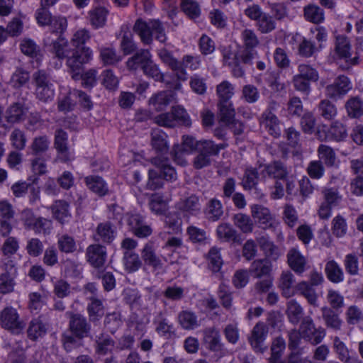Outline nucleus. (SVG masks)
Wrapping results in <instances>:
<instances>
[{
  "label": "nucleus",
  "instance_id": "nucleus-1",
  "mask_svg": "<svg viewBox=\"0 0 363 363\" xmlns=\"http://www.w3.org/2000/svg\"><path fill=\"white\" fill-rule=\"evenodd\" d=\"M43 42L55 57L60 60H66L67 71L72 79H78L83 65L93 58V52L90 48L82 47L81 50L72 48L69 41L62 35L56 38L50 35L45 36Z\"/></svg>",
  "mask_w": 363,
  "mask_h": 363
},
{
  "label": "nucleus",
  "instance_id": "nucleus-2",
  "mask_svg": "<svg viewBox=\"0 0 363 363\" xmlns=\"http://www.w3.org/2000/svg\"><path fill=\"white\" fill-rule=\"evenodd\" d=\"M133 32L139 37L141 43L150 45L153 42V36L160 43H165L167 38L162 23L157 19H150L147 21L142 18L135 21Z\"/></svg>",
  "mask_w": 363,
  "mask_h": 363
},
{
  "label": "nucleus",
  "instance_id": "nucleus-3",
  "mask_svg": "<svg viewBox=\"0 0 363 363\" xmlns=\"http://www.w3.org/2000/svg\"><path fill=\"white\" fill-rule=\"evenodd\" d=\"M154 122L162 127L173 128L177 125L190 126L191 121L186 111L180 106H173L169 112L160 113L154 118Z\"/></svg>",
  "mask_w": 363,
  "mask_h": 363
},
{
  "label": "nucleus",
  "instance_id": "nucleus-4",
  "mask_svg": "<svg viewBox=\"0 0 363 363\" xmlns=\"http://www.w3.org/2000/svg\"><path fill=\"white\" fill-rule=\"evenodd\" d=\"M0 325L2 328L16 335L20 334L25 327L17 310L12 306H6L0 312Z\"/></svg>",
  "mask_w": 363,
  "mask_h": 363
},
{
  "label": "nucleus",
  "instance_id": "nucleus-5",
  "mask_svg": "<svg viewBox=\"0 0 363 363\" xmlns=\"http://www.w3.org/2000/svg\"><path fill=\"white\" fill-rule=\"evenodd\" d=\"M37 99L44 103L51 101L55 96V89L48 74L40 70L33 74Z\"/></svg>",
  "mask_w": 363,
  "mask_h": 363
},
{
  "label": "nucleus",
  "instance_id": "nucleus-6",
  "mask_svg": "<svg viewBox=\"0 0 363 363\" xmlns=\"http://www.w3.org/2000/svg\"><path fill=\"white\" fill-rule=\"evenodd\" d=\"M17 267L13 260L6 259L1 267L0 273V294H7L14 291Z\"/></svg>",
  "mask_w": 363,
  "mask_h": 363
},
{
  "label": "nucleus",
  "instance_id": "nucleus-7",
  "mask_svg": "<svg viewBox=\"0 0 363 363\" xmlns=\"http://www.w3.org/2000/svg\"><path fill=\"white\" fill-rule=\"evenodd\" d=\"M334 52L335 58L344 60L347 64V68L355 65L358 62L357 57H352V45L349 38L345 35H338L335 37Z\"/></svg>",
  "mask_w": 363,
  "mask_h": 363
},
{
  "label": "nucleus",
  "instance_id": "nucleus-8",
  "mask_svg": "<svg viewBox=\"0 0 363 363\" xmlns=\"http://www.w3.org/2000/svg\"><path fill=\"white\" fill-rule=\"evenodd\" d=\"M316 136L321 141H342L347 136L345 126L336 121L328 128L326 125L319 126L316 131Z\"/></svg>",
  "mask_w": 363,
  "mask_h": 363
},
{
  "label": "nucleus",
  "instance_id": "nucleus-9",
  "mask_svg": "<svg viewBox=\"0 0 363 363\" xmlns=\"http://www.w3.org/2000/svg\"><path fill=\"white\" fill-rule=\"evenodd\" d=\"M241 39L244 45V49L240 51L242 62L250 64L257 53L254 51V49L258 46L259 40L255 32L249 28H245L242 30Z\"/></svg>",
  "mask_w": 363,
  "mask_h": 363
},
{
  "label": "nucleus",
  "instance_id": "nucleus-10",
  "mask_svg": "<svg viewBox=\"0 0 363 363\" xmlns=\"http://www.w3.org/2000/svg\"><path fill=\"white\" fill-rule=\"evenodd\" d=\"M152 163L155 166V169L148 171L149 179H163L166 182L177 179V173L175 169L167 164V161L155 157L152 159Z\"/></svg>",
  "mask_w": 363,
  "mask_h": 363
},
{
  "label": "nucleus",
  "instance_id": "nucleus-11",
  "mask_svg": "<svg viewBox=\"0 0 363 363\" xmlns=\"http://www.w3.org/2000/svg\"><path fill=\"white\" fill-rule=\"evenodd\" d=\"M160 59L167 65L174 73L175 77L179 82L187 79V72L181 61L176 59L172 53L166 49H161L158 52Z\"/></svg>",
  "mask_w": 363,
  "mask_h": 363
},
{
  "label": "nucleus",
  "instance_id": "nucleus-12",
  "mask_svg": "<svg viewBox=\"0 0 363 363\" xmlns=\"http://www.w3.org/2000/svg\"><path fill=\"white\" fill-rule=\"evenodd\" d=\"M251 215L263 229H270L275 226V218L271 211L260 204H253L250 206Z\"/></svg>",
  "mask_w": 363,
  "mask_h": 363
},
{
  "label": "nucleus",
  "instance_id": "nucleus-13",
  "mask_svg": "<svg viewBox=\"0 0 363 363\" xmlns=\"http://www.w3.org/2000/svg\"><path fill=\"white\" fill-rule=\"evenodd\" d=\"M67 315L69 318V328L75 337L82 339L89 335L91 325L84 316L72 312H67Z\"/></svg>",
  "mask_w": 363,
  "mask_h": 363
},
{
  "label": "nucleus",
  "instance_id": "nucleus-14",
  "mask_svg": "<svg viewBox=\"0 0 363 363\" xmlns=\"http://www.w3.org/2000/svg\"><path fill=\"white\" fill-rule=\"evenodd\" d=\"M351 89L352 84L349 78L340 75L325 87V95L328 98L336 99L345 95Z\"/></svg>",
  "mask_w": 363,
  "mask_h": 363
},
{
  "label": "nucleus",
  "instance_id": "nucleus-15",
  "mask_svg": "<svg viewBox=\"0 0 363 363\" xmlns=\"http://www.w3.org/2000/svg\"><path fill=\"white\" fill-rule=\"evenodd\" d=\"M268 334V328L264 323H257L253 328L249 337V342L257 352H264L267 347L264 346V340Z\"/></svg>",
  "mask_w": 363,
  "mask_h": 363
},
{
  "label": "nucleus",
  "instance_id": "nucleus-16",
  "mask_svg": "<svg viewBox=\"0 0 363 363\" xmlns=\"http://www.w3.org/2000/svg\"><path fill=\"white\" fill-rule=\"evenodd\" d=\"M67 133L61 128L57 129L55 134L54 145L59 160L65 162L74 159V155L67 146Z\"/></svg>",
  "mask_w": 363,
  "mask_h": 363
},
{
  "label": "nucleus",
  "instance_id": "nucleus-17",
  "mask_svg": "<svg viewBox=\"0 0 363 363\" xmlns=\"http://www.w3.org/2000/svg\"><path fill=\"white\" fill-rule=\"evenodd\" d=\"M259 248L263 252L265 257L271 262H276L282 255L280 248L268 236H261L257 239Z\"/></svg>",
  "mask_w": 363,
  "mask_h": 363
},
{
  "label": "nucleus",
  "instance_id": "nucleus-18",
  "mask_svg": "<svg viewBox=\"0 0 363 363\" xmlns=\"http://www.w3.org/2000/svg\"><path fill=\"white\" fill-rule=\"evenodd\" d=\"M86 256L89 263L95 268L102 267L106 259V247L98 245H91L86 250Z\"/></svg>",
  "mask_w": 363,
  "mask_h": 363
},
{
  "label": "nucleus",
  "instance_id": "nucleus-19",
  "mask_svg": "<svg viewBox=\"0 0 363 363\" xmlns=\"http://www.w3.org/2000/svg\"><path fill=\"white\" fill-rule=\"evenodd\" d=\"M333 348L340 362L343 363H362L357 356L351 355L346 344L338 336L333 337Z\"/></svg>",
  "mask_w": 363,
  "mask_h": 363
},
{
  "label": "nucleus",
  "instance_id": "nucleus-20",
  "mask_svg": "<svg viewBox=\"0 0 363 363\" xmlns=\"http://www.w3.org/2000/svg\"><path fill=\"white\" fill-rule=\"evenodd\" d=\"M203 343L207 349L213 352L221 351L223 344L220 331L216 327H208L203 330Z\"/></svg>",
  "mask_w": 363,
  "mask_h": 363
},
{
  "label": "nucleus",
  "instance_id": "nucleus-21",
  "mask_svg": "<svg viewBox=\"0 0 363 363\" xmlns=\"http://www.w3.org/2000/svg\"><path fill=\"white\" fill-rule=\"evenodd\" d=\"M287 263L289 267L298 274H303L307 265V258L296 248L289 250L287 255Z\"/></svg>",
  "mask_w": 363,
  "mask_h": 363
},
{
  "label": "nucleus",
  "instance_id": "nucleus-22",
  "mask_svg": "<svg viewBox=\"0 0 363 363\" xmlns=\"http://www.w3.org/2000/svg\"><path fill=\"white\" fill-rule=\"evenodd\" d=\"M259 171L269 179L284 180L286 179L289 174L286 167L278 161L264 167H259Z\"/></svg>",
  "mask_w": 363,
  "mask_h": 363
},
{
  "label": "nucleus",
  "instance_id": "nucleus-23",
  "mask_svg": "<svg viewBox=\"0 0 363 363\" xmlns=\"http://www.w3.org/2000/svg\"><path fill=\"white\" fill-rule=\"evenodd\" d=\"M141 257L146 265L155 269L162 267V259L156 254V247L153 242H147L141 251Z\"/></svg>",
  "mask_w": 363,
  "mask_h": 363
},
{
  "label": "nucleus",
  "instance_id": "nucleus-24",
  "mask_svg": "<svg viewBox=\"0 0 363 363\" xmlns=\"http://www.w3.org/2000/svg\"><path fill=\"white\" fill-rule=\"evenodd\" d=\"M178 325L185 330H193L200 326V321L195 312L189 309L182 310L177 314Z\"/></svg>",
  "mask_w": 363,
  "mask_h": 363
},
{
  "label": "nucleus",
  "instance_id": "nucleus-25",
  "mask_svg": "<svg viewBox=\"0 0 363 363\" xmlns=\"http://www.w3.org/2000/svg\"><path fill=\"white\" fill-rule=\"evenodd\" d=\"M150 58L152 55L148 50L140 49L128 59L126 67L130 71H137L139 68L143 70Z\"/></svg>",
  "mask_w": 363,
  "mask_h": 363
},
{
  "label": "nucleus",
  "instance_id": "nucleus-26",
  "mask_svg": "<svg viewBox=\"0 0 363 363\" xmlns=\"http://www.w3.org/2000/svg\"><path fill=\"white\" fill-rule=\"evenodd\" d=\"M128 225L130 227L132 233L140 238H147L152 233V229L150 225L145 223L142 217L138 214L130 216Z\"/></svg>",
  "mask_w": 363,
  "mask_h": 363
},
{
  "label": "nucleus",
  "instance_id": "nucleus-27",
  "mask_svg": "<svg viewBox=\"0 0 363 363\" xmlns=\"http://www.w3.org/2000/svg\"><path fill=\"white\" fill-rule=\"evenodd\" d=\"M177 208L184 214L196 216L201 212V205L198 196L191 195L180 200L177 203Z\"/></svg>",
  "mask_w": 363,
  "mask_h": 363
},
{
  "label": "nucleus",
  "instance_id": "nucleus-28",
  "mask_svg": "<svg viewBox=\"0 0 363 363\" xmlns=\"http://www.w3.org/2000/svg\"><path fill=\"white\" fill-rule=\"evenodd\" d=\"M28 112L27 108L21 102L12 104L5 112V118L9 123H17L25 120Z\"/></svg>",
  "mask_w": 363,
  "mask_h": 363
},
{
  "label": "nucleus",
  "instance_id": "nucleus-29",
  "mask_svg": "<svg viewBox=\"0 0 363 363\" xmlns=\"http://www.w3.org/2000/svg\"><path fill=\"white\" fill-rule=\"evenodd\" d=\"M272 271V264L267 259H257L254 260L249 269L250 274L257 279L262 277H269Z\"/></svg>",
  "mask_w": 363,
  "mask_h": 363
},
{
  "label": "nucleus",
  "instance_id": "nucleus-30",
  "mask_svg": "<svg viewBox=\"0 0 363 363\" xmlns=\"http://www.w3.org/2000/svg\"><path fill=\"white\" fill-rule=\"evenodd\" d=\"M121 40L120 48L125 55H130L137 49V45L133 40V35L128 25L123 24L120 29Z\"/></svg>",
  "mask_w": 363,
  "mask_h": 363
},
{
  "label": "nucleus",
  "instance_id": "nucleus-31",
  "mask_svg": "<svg viewBox=\"0 0 363 363\" xmlns=\"http://www.w3.org/2000/svg\"><path fill=\"white\" fill-rule=\"evenodd\" d=\"M274 106L271 104L262 114L260 123L268 129L271 135H277L279 132V121L272 112Z\"/></svg>",
  "mask_w": 363,
  "mask_h": 363
},
{
  "label": "nucleus",
  "instance_id": "nucleus-32",
  "mask_svg": "<svg viewBox=\"0 0 363 363\" xmlns=\"http://www.w3.org/2000/svg\"><path fill=\"white\" fill-rule=\"evenodd\" d=\"M52 216L61 224L67 223L71 218L69 204L62 200H57L50 206Z\"/></svg>",
  "mask_w": 363,
  "mask_h": 363
},
{
  "label": "nucleus",
  "instance_id": "nucleus-33",
  "mask_svg": "<svg viewBox=\"0 0 363 363\" xmlns=\"http://www.w3.org/2000/svg\"><path fill=\"white\" fill-rule=\"evenodd\" d=\"M321 312L325 325L328 328L334 331H339L342 329L343 323L342 320L331 308L326 306L323 307Z\"/></svg>",
  "mask_w": 363,
  "mask_h": 363
},
{
  "label": "nucleus",
  "instance_id": "nucleus-34",
  "mask_svg": "<svg viewBox=\"0 0 363 363\" xmlns=\"http://www.w3.org/2000/svg\"><path fill=\"white\" fill-rule=\"evenodd\" d=\"M96 352L101 355L111 353L115 348L116 342L113 339L106 333H101L96 336Z\"/></svg>",
  "mask_w": 363,
  "mask_h": 363
},
{
  "label": "nucleus",
  "instance_id": "nucleus-35",
  "mask_svg": "<svg viewBox=\"0 0 363 363\" xmlns=\"http://www.w3.org/2000/svg\"><path fill=\"white\" fill-rule=\"evenodd\" d=\"M116 235L115 228L109 222L101 223L98 225L94 235L95 240L106 243H111Z\"/></svg>",
  "mask_w": 363,
  "mask_h": 363
},
{
  "label": "nucleus",
  "instance_id": "nucleus-36",
  "mask_svg": "<svg viewBox=\"0 0 363 363\" xmlns=\"http://www.w3.org/2000/svg\"><path fill=\"white\" fill-rule=\"evenodd\" d=\"M174 94L169 91H162L152 95L149 99V104L156 111L164 110L174 99Z\"/></svg>",
  "mask_w": 363,
  "mask_h": 363
},
{
  "label": "nucleus",
  "instance_id": "nucleus-37",
  "mask_svg": "<svg viewBox=\"0 0 363 363\" xmlns=\"http://www.w3.org/2000/svg\"><path fill=\"white\" fill-rule=\"evenodd\" d=\"M294 283L295 278L291 272H282L279 279V287L283 296L290 298L295 294L293 289Z\"/></svg>",
  "mask_w": 363,
  "mask_h": 363
},
{
  "label": "nucleus",
  "instance_id": "nucleus-38",
  "mask_svg": "<svg viewBox=\"0 0 363 363\" xmlns=\"http://www.w3.org/2000/svg\"><path fill=\"white\" fill-rule=\"evenodd\" d=\"M108 11L102 6L95 7L91 9L89 13L90 24L95 29L102 28L105 26Z\"/></svg>",
  "mask_w": 363,
  "mask_h": 363
},
{
  "label": "nucleus",
  "instance_id": "nucleus-39",
  "mask_svg": "<svg viewBox=\"0 0 363 363\" xmlns=\"http://www.w3.org/2000/svg\"><path fill=\"white\" fill-rule=\"evenodd\" d=\"M167 135L160 129H155L151 133V143L152 147L162 154L169 150Z\"/></svg>",
  "mask_w": 363,
  "mask_h": 363
},
{
  "label": "nucleus",
  "instance_id": "nucleus-40",
  "mask_svg": "<svg viewBox=\"0 0 363 363\" xmlns=\"http://www.w3.org/2000/svg\"><path fill=\"white\" fill-rule=\"evenodd\" d=\"M204 214L207 220L215 222L221 218L223 215V208L221 202L216 199H211L204 209Z\"/></svg>",
  "mask_w": 363,
  "mask_h": 363
},
{
  "label": "nucleus",
  "instance_id": "nucleus-41",
  "mask_svg": "<svg viewBox=\"0 0 363 363\" xmlns=\"http://www.w3.org/2000/svg\"><path fill=\"white\" fill-rule=\"evenodd\" d=\"M305 19L315 24H320L325 20V13L323 9L315 4H308L303 9Z\"/></svg>",
  "mask_w": 363,
  "mask_h": 363
},
{
  "label": "nucleus",
  "instance_id": "nucleus-42",
  "mask_svg": "<svg viewBox=\"0 0 363 363\" xmlns=\"http://www.w3.org/2000/svg\"><path fill=\"white\" fill-rule=\"evenodd\" d=\"M169 199L162 195L155 193L151 195L149 206L151 211L157 215H164L168 211Z\"/></svg>",
  "mask_w": 363,
  "mask_h": 363
},
{
  "label": "nucleus",
  "instance_id": "nucleus-43",
  "mask_svg": "<svg viewBox=\"0 0 363 363\" xmlns=\"http://www.w3.org/2000/svg\"><path fill=\"white\" fill-rule=\"evenodd\" d=\"M48 328L40 318L33 319L28 325V337L32 340L44 336L47 333Z\"/></svg>",
  "mask_w": 363,
  "mask_h": 363
},
{
  "label": "nucleus",
  "instance_id": "nucleus-44",
  "mask_svg": "<svg viewBox=\"0 0 363 363\" xmlns=\"http://www.w3.org/2000/svg\"><path fill=\"white\" fill-rule=\"evenodd\" d=\"M67 26L68 23L65 17L61 16H53L49 24V31L45 33V36L50 35L52 38L53 34H55L57 37L60 35H63V33L67 30Z\"/></svg>",
  "mask_w": 363,
  "mask_h": 363
},
{
  "label": "nucleus",
  "instance_id": "nucleus-45",
  "mask_svg": "<svg viewBox=\"0 0 363 363\" xmlns=\"http://www.w3.org/2000/svg\"><path fill=\"white\" fill-rule=\"evenodd\" d=\"M220 121L224 124L229 123L235 118V109L232 101L218 102Z\"/></svg>",
  "mask_w": 363,
  "mask_h": 363
},
{
  "label": "nucleus",
  "instance_id": "nucleus-46",
  "mask_svg": "<svg viewBox=\"0 0 363 363\" xmlns=\"http://www.w3.org/2000/svg\"><path fill=\"white\" fill-rule=\"evenodd\" d=\"M218 102L231 101V98L235 94V86L227 80H224L216 86Z\"/></svg>",
  "mask_w": 363,
  "mask_h": 363
},
{
  "label": "nucleus",
  "instance_id": "nucleus-47",
  "mask_svg": "<svg viewBox=\"0 0 363 363\" xmlns=\"http://www.w3.org/2000/svg\"><path fill=\"white\" fill-rule=\"evenodd\" d=\"M296 290L305 298L309 304L317 306L318 296L313 286L307 281H303L296 286Z\"/></svg>",
  "mask_w": 363,
  "mask_h": 363
},
{
  "label": "nucleus",
  "instance_id": "nucleus-48",
  "mask_svg": "<svg viewBox=\"0 0 363 363\" xmlns=\"http://www.w3.org/2000/svg\"><path fill=\"white\" fill-rule=\"evenodd\" d=\"M50 145V141L47 135H39L33 139L30 149L33 155H40L49 150Z\"/></svg>",
  "mask_w": 363,
  "mask_h": 363
},
{
  "label": "nucleus",
  "instance_id": "nucleus-49",
  "mask_svg": "<svg viewBox=\"0 0 363 363\" xmlns=\"http://www.w3.org/2000/svg\"><path fill=\"white\" fill-rule=\"evenodd\" d=\"M286 306V315L289 320L292 324L297 325L303 315V308L295 299L288 301Z\"/></svg>",
  "mask_w": 363,
  "mask_h": 363
},
{
  "label": "nucleus",
  "instance_id": "nucleus-50",
  "mask_svg": "<svg viewBox=\"0 0 363 363\" xmlns=\"http://www.w3.org/2000/svg\"><path fill=\"white\" fill-rule=\"evenodd\" d=\"M319 161L323 162L328 167H333L336 162V154L334 150L326 145H320L317 150Z\"/></svg>",
  "mask_w": 363,
  "mask_h": 363
},
{
  "label": "nucleus",
  "instance_id": "nucleus-51",
  "mask_svg": "<svg viewBox=\"0 0 363 363\" xmlns=\"http://www.w3.org/2000/svg\"><path fill=\"white\" fill-rule=\"evenodd\" d=\"M32 174L29 176L30 182H38L40 176L44 175L48 172V168L45 161L41 157H35L30 162Z\"/></svg>",
  "mask_w": 363,
  "mask_h": 363
},
{
  "label": "nucleus",
  "instance_id": "nucleus-52",
  "mask_svg": "<svg viewBox=\"0 0 363 363\" xmlns=\"http://www.w3.org/2000/svg\"><path fill=\"white\" fill-rule=\"evenodd\" d=\"M234 225L243 233H250L254 228V223L248 215L239 213L233 218Z\"/></svg>",
  "mask_w": 363,
  "mask_h": 363
},
{
  "label": "nucleus",
  "instance_id": "nucleus-53",
  "mask_svg": "<svg viewBox=\"0 0 363 363\" xmlns=\"http://www.w3.org/2000/svg\"><path fill=\"white\" fill-rule=\"evenodd\" d=\"M91 303L88 304L87 312L91 322L99 320L104 314V309L101 301L91 298Z\"/></svg>",
  "mask_w": 363,
  "mask_h": 363
},
{
  "label": "nucleus",
  "instance_id": "nucleus-54",
  "mask_svg": "<svg viewBox=\"0 0 363 363\" xmlns=\"http://www.w3.org/2000/svg\"><path fill=\"white\" fill-rule=\"evenodd\" d=\"M319 114L328 121L333 120L337 114L336 106L328 99H323L320 101L318 106Z\"/></svg>",
  "mask_w": 363,
  "mask_h": 363
},
{
  "label": "nucleus",
  "instance_id": "nucleus-55",
  "mask_svg": "<svg viewBox=\"0 0 363 363\" xmlns=\"http://www.w3.org/2000/svg\"><path fill=\"white\" fill-rule=\"evenodd\" d=\"M218 238L224 242L236 241L237 231L229 223H221L216 228Z\"/></svg>",
  "mask_w": 363,
  "mask_h": 363
},
{
  "label": "nucleus",
  "instance_id": "nucleus-56",
  "mask_svg": "<svg viewBox=\"0 0 363 363\" xmlns=\"http://www.w3.org/2000/svg\"><path fill=\"white\" fill-rule=\"evenodd\" d=\"M325 273L330 281L339 283L343 281L344 274L342 268L334 260L329 261L325 265Z\"/></svg>",
  "mask_w": 363,
  "mask_h": 363
},
{
  "label": "nucleus",
  "instance_id": "nucleus-57",
  "mask_svg": "<svg viewBox=\"0 0 363 363\" xmlns=\"http://www.w3.org/2000/svg\"><path fill=\"white\" fill-rule=\"evenodd\" d=\"M123 262L125 269L129 272H136L142 265L139 255L133 251H124Z\"/></svg>",
  "mask_w": 363,
  "mask_h": 363
},
{
  "label": "nucleus",
  "instance_id": "nucleus-58",
  "mask_svg": "<svg viewBox=\"0 0 363 363\" xmlns=\"http://www.w3.org/2000/svg\"><path fill=\"white\" fill-rule=\"evenodd\" d=\"M153 323L155 325V331L162 336L170 334L173 328V325L169 323L162 311L154 318Z\"/></svg>",
  "mask_w": 363,
  "mask_h": 363
},
{
  "label": "nucleus",
  "instance_id": "nucleus-59",
  "mask_svg": "<svg viewBox=\"0 0 363 363\" xmlns=\"http://www.w3.org/2000/svg\"><path fill=\"white\" fill-rule=\"evenodd\" d=\"M256 26L261 33L266 34L273 31L276 28L277 23L272 16L264 13L256 22Z\"/></svg>",
  "mask_w": 363,
  "mask_h": 363
},
{
  "label": "nucleus",
  "instance_id": "nucleus-60",
  "mask_svg": "<svg viewBox=\"0 0 363 363\" xmlns=\"http://www.w3.org/2000/svg\"><path fill=\"white\" fill-rule=\"evenodd\" d=\"M100 58L105 65H114L122 60V57L113 48H101Z\"/></svg>",
  "mask_w": 363,
  "mask_h": 363
},
{
  "label": "nucleus",
  "instance_id": "nucleus-61",
  "mask_svg": "<svg viewBox=\"0 0 363 363\" xmlns=\"http://www.w3.org/2000/svg\"><path fill=\"white\" fill-rule=\"evenodd\" d=\"M226 147L227 144L225 143L217 145L213 140H203L199 142V150L211 157V156L218 155L220 150Z\"/></svg>",
  "mask_w": 363,
  "mask_h": 363
},
{
  "label": "nucleus",
  "instance_id": "nucleus-62",
  "mask_svg": "<svg viewBox=\"0 0 363 363\" xmlns=\"http://www.w3.org/2000/svg\"><path fill=\"white\" fill-rule=\"evenodd\" d=\"M345 108L348 115L352 118H358L363 115V101L359 97L350 99Z\"/></svg>",
  "mask_w": 363,
  "mask_h": 363
},
{
  "label": "nucleus",
  "instance_id": "nucleus-63",
  "mask_svg": "<svg viewBox=\"0 0 363 363\" xmlns=\"http://www.w3.org/2000/svg\"><path fill=\"white\" fill-rule=\"evenodd\" d=\"M91 39V34L89 30L80 28L76 30L71 38V43L75 47L74 49L81 50L82 47Z\"/></svg>",
  "mask_w": 363,
  "mask_h": 363
},
{
  "label": "nucleus",
  "instance_id": "nucleus-64",
  "mask_svg": "<svg viewBox=\"0 0 363 363\" xmlns=\"http://www.w3.org/2000/svg\"><path fill=\"white\" fill-rule=\"evenodd\" d=\"M143 74L147 77L153 79L156 82H163L164 74L161 72L159 65H157L152 58H150L143 69Z\"/></svg>",
  "mask_w": 363,
  "mask_h": 363
}]
</instances>
